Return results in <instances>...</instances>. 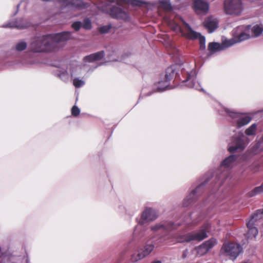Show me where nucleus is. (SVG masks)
Instances as JSON below:
<instances>
[{
    "label": "nucleus",
    "mask_w": 263,
    "mask_h": 263,
    "mask_svg": "<svg viewBox=\"0 0 263 263\" xmlns=\"http://www.w3.org/2000/svg\"><path fill=\"white\" fill-rule=\"evenodd\" d=\"M71 36V32L64 31L37 37L30 44V50L36 53L55 52L61 48L64 42L69 40Z\"/></svg>",
    "instance_id": "1"
},
{
    "label": "nucleus",
    "mask_w": 263,
    "mask_h": 263,
    "mask_svg": "<svg viewBox=\"0 0 263 263\" xmlns=\"http://www.w3.org/2000/svg\"><path fill=\"white\" fill-rule=\"evenodd\" d=\"M179 224H175L172 221H162L152 225L150 227L152 232L154 241L163 242L168 238L169 232L177 229Z\"/></svg>",
    "instance_id": "2"
},
{
    "label": "nucleus",
    "mask_w": 263,
    "mask_h": 263,
    "mask_svg": "<svg viewBox=\"0 0 263 263\" xmlns=\"http://www.w3.org/2000/svg\"><path fill=\"white\" fill-rule=\"evenodd\" d=\"M158 217L156 212L153 209L146 208L142 212L141 219L133 233V238L138 241H142L146 238V229L143 227L146 222L155 220Z\"/></svg>",
    "instance_id": "3"
},
{
    "label": "nucleus",
    "mask_w": 263,
    "mask_h": 263,
    "mask_svg": "<svg viewBox=\"0 0 263 263\" xmlns=\"http://www.w3.org/2000/svg\"><path fill=\"white\" fill-rule=\"evenodd\" d=\"M237 158L236 155H231L222 162L220 166L221 172L219 174L217 173L216 175L217 181L215 183L214 190L221 186L228 178L229 171L236 164Z\"/></svg>",
    "instance_id": "4"
},
{
    "label": "nucleus",
    "mask_w": 263,
    "mask_h": 263,
    "mask_svg": "<svg viewBox=\"0 0 263 263\" xmlns=\"http://www.w3.org/2000/svg\"><path fill=\"white\" fill-rule=\"evenodd\" d=\"M223 109L230 118V121L232 124L237 128H240L247 125L252 120V117L248 114L237 112L233 109L226 107H223Z\"/></svg>",
    "instance_id": "5"
},
{
    "label": "nucleus",
    "mask_w": 263,
    "mask_h": 263,
    "mask_svg": "<svg viewBox=\"0 0 263 263\" xmlns=\"http://www.w3.org/2000/svg\"><path fill=\"white\" fill-rule=\"evenodd\" d=\"M183 28L180 29L182 35L186 39L191 40H194L198 39L200 43V50H204L205 48V39L204 36H202L201 33L194 31L190 25L182 21Z\"/></svg>",
    "instance_id": "6"
},
{
    "label": "nucleus",
    "mask_w": 263,
    "mask_h": 263,
    "mask_svg": "<svg viewBox=\"0 0 263 263\" xmlns=\"http://www.w3.org/2000/svg\"><path fill=\"white\" fill-rule=\"evenodd\" d=\"M249 142V138L242 132H240L232 137L228 150L231 153L243 151Z\"/></svg>",
    "instance_id": "7"
},
{
    "label": "nucleus",
    "mask_w": 263,
    "mask_h": 263,
    "mask_svg": "<svg viewBox=\"0 0 263 263\" xmlns=\"http://www.w3.org/2000/svg\"><path fill=\"white\" fill-rule=\"evenodd\" d=\"M211 226L209 223H204L198 232L188 233L181 236L177 239L178 242H189L192 240L201 241L208 237L207 232Z\"/></svg>",
    "instance_id": "8"
},
{
    "label": "nucleus",
    "mask_w": 263,
    "mask_h": 263,
    "mask_svg": "<svg viewBox=\"0 0 263 263\" xmlns=\"http://www.w3.org/2000/svg\"><path fill=\"white\" fill-rule=\"evenodd\" d=\"M223 8L224 12L231 15H239L243 10L241 0H224Z\"/></svg>",
    "instance_id": "9"
},
{
    "label": "nucleus",
    "mask_w": 263,
    "mask_h": 263,
    "mask_svg": "<svg viewBox=\"0 0 263 263\" xmlns=\"http://www.w3.org/2000/svg\"><path fill=\"white\" fill-rule=\"evenodd\" d=\"M250 26H239L232 31L233 38L228 40L229 45L241 42L250 37L249 34L246 33V30L249 29Z\"/></svg>",
    "instance_id": "10"
},
{
    "label": "nucleus",
    "mask_w": 263,
    "mask_h": 263,
    "mask_svg": "<svg viewBox=\"0 0 263 263\" xmlns=\"http://www.w3.org/2000/svg\"><path fill=\"white\" fill-rule=\"evenodd\" d=\"M182 73L185 77L182 82L186 83L187 87L194 88L199 91H203L200 83L196 81L197 73L195 68L190 71L184 69L182 71Z\"/></svg>",
    "instance_id": "11"
},
{
    "label": "nucleus",
    "mask_w": 263,
    "mask_h": 263,
    "mask_svg": "<svg viewBox=\"0 0 263 263\" xmlns=\"http://www.w3.org/2000/svg\"><path fill=\"white\" fill-rule=\"evenodd\" d=\"M101 11L114 18L126 20L128 17L127 13L123 9L116 6L109 7L108 5H104L101 7Z\"/></svg>",
    "instance_id": "12"
},
{
    "label": "nucleus",
    "mask_w": 263,
    "mask_h": 263,
    "mask_svg": "<svg viewBox=\"0 0 263 263\" xmlns=\"http://www.w3.org/2000/svg\"><path fill=\"white\" fill-rule=\"evenodd\" d=\"M242 251L241 246L235 243H224L221 249V252L229 256L230 259L235 260Z\"/></svg>",
    "instance_id": "13"
},
{
    "label": "nucleus",
    "mask_w": 263,
    "mask_h": 263,
    "mask_svg": "<svg viewBox=\"0 0 263 263\" xmlns=\"http://www.w3.org/2000/svg\"><path fill=\"white\" fill-rule=\"evenodd\" d=\"M154 248L155 247L153 244L146 243L143 248L138 249L132 254L131 261L135 262L145 258L151 254L154 250Z\"/></svg>",
    "instance_id": "14"
},
{
    "label": "nucleus",
    "mask_w": 263,
    "mask_h": 263,
    "mask_svg": "<svg viewBox=\"0 0 263 263\" xmlns=\"http://www.w3.org/2000/svg\"><path fill=\"white\" fill-rule=\"evenodd\" d=\"M32 23L27 18H18L15 20H10L8 23L2 25L3 28H17L24 29L32 25Z\"/></svg>",
    "instance_id": "15"
},
{
    "label": "nucleus",
    "mask_w": 263,
    "mask_h": 263,
    "mask_svg": "<svg viewBox=\"0 0 263 263\" xmlns=\"http://www.w3.org/2000/svg\"><path fill=\"white\" fill-rule=\"evenodd\" d=\"M206 183V182L205 181L200 184L195 190H193L184 199L182 203L183 206L187 207L192 203L195 201L197 195L200 193Z\"/></svg>",
    "instance_id": "16"
},
{
    "label": "nucleus",
    "mask_w": 263,
    "mask_h": 263,
    "mask_svg": "<svg viewBox=\"0 0 263 263\" xmlns=\"http://www.w3.org/2000/svg\"><path fill=\"white\" fill-rule=\"evenodd\" d=\"M209 3L205 0H194L193 8L195 12L198 14H206L209 10Z\"/></svg>",
    "instance_id": "17"
},
{
    "label": "nucleus",
    "mask_w": 263,
    "mask_h": 263,
    "mask_svg": "<svg viewBox=\"0 0 263 263\" xmlns=\"http://www.w3.org/2000/svg\"><path fill=\"white\" fill-rule=\"evenodd\" d=\"M0 257L2 260L0 263H20L23 259L21 256H14L8 252H2V248L0 246Z\"/></svg>",
    "instance_id": "18"
},
{
    "label": "nucleus",
    "mask_w": 263,
    "mask_h": 263,
    "mask_svg": "<svg viewBox=\"0 0 263 263\" xmlns=\"http://www.w3.org/2000/svg\"><path fill=\"white\" fill-rule=\"evenodd\" d=\"M63 7H69L81 9L86 7L87 4L84 3L82 0H59Z\"/></svg>",
    "instance_id": "19"
},
{
    "label": "nucleus",
    "mask_w": 263,
    "mask_h": 263,
    "mask_svg": "<svg viewBox=\"0 0 263 263\" xmlns=\"http://www.w3.org/2000/svg\"><path fill=\"white\" fill-rule=\"evenodd\" d=\"M216 239L213 238L206 241L197 249V252L198 255L201 256L206 254L216 244Z\"/></svg>",
    "instance_id": "20"
},
{
    "label": "nucleus",
    "mask_w": 263,
    "mask_h": 263,
    "mask_svg": "<svg viewBox=\"0 0 263 263\" xmlns=\"http://www.w3.org/2000/svg\"><path fill=\"white\" fill-rule=\"evenodd\" d=\"M230 46H231L229 45L228 40H225L221 44L216 42L210 43L208 48L211 53H214L225 50Z\"/></svg>",
    "instance_id": "21"
},
{
    "label": "nucleus",
    "mask_w": 263,
    "mask_h": 263,
    "mask_svg": "<svg viewBox=\"0 0 263 263\" xmlns=\"http://www.w3.org/2000/svg\"><path fill=\"white\" fill-rule=\"evenodd\" d=\"M260 218L259 217H253L252 214L250 219L247 223V226L248 229V232L247 234L248 238H255L258 234V230L254 227L255 222Z\"/></svg>",
    "instance_id": "22"
},
{
    "label": "nucleus",
    "mask_w": 263,
    "mask_h": 263,
    "mask_svg": "<svg viewBox=\"0 0 263 263\" xmlns=\"http://www.w3.org/2000/svg\"><path fill=\"white\" fill-rule=\"evenodd\" d=\"M203 24L209 32L212 33L218 27V22L213 16H209L205 20Z\"/></svg>",
    "instance_id": "23"
},
{
    "label": "nucleus",
    "mask_w": 263,
    "mask_h": 263,
    "mask_svg": "<svg viewBox=\"0 0 263 263\" xmlns=\"http://www.w3.org/2000/svg\"><path fill=\"white\" fill-rule=\"evenodd\" d=\"M165 79L164 82V86H169L170 81L176 74L175 66L172 65L166 69Z\"/></svg>",
    "instance_id": "24"
},
{
    "label": "nucleus",
    "mask_w": 263,
    "mask_h": 263,
    "mask_svg": "<svg viewBox=\"0 0 263 263\" xmlns=\"http://www.w3.org/2000/svg\"><path fill=\"white\" fill-rule=\"evenodd\" d=\"M197 215L196 212H193L191 215L189 216L184 221L185 224L188 227L194 226L197 224L203 219V216L201 215L198 216V218H195Z\"/></svg>",
    "instance_id": "25"
},
{
    "label": "nucleus",
    "mask_w": 263,
    "mask_h": 263,
    "mask_svg": "<svg viewBox=\"0 0 263 263\" xmlns=\"http://www.w3.org/2000/svg\"><path fill=\"white\" fill-rule=\"evenodd\" d=\"M105 55L103 51H100L95 53L89 54L85 56L83 61L85 62H93L96 61H98L102 59Z\"/></svg>",
    "instance_id": "26"
},
{
    "label": "nucleus",
    "mask_w": 263,
    "mask_h": 263,
    "mask_svg": "<svg viewBox=\"0 0 263 263\" xmlns=\"http://www.w3.org/2000/svg\"><path fill=\"white\" fill-rule=\"evenodd\" d=\"M263 151V136L257 141L251 149V153L257 154Z\"/></svg>",
    "instance_id": "27"
},
{
    "label": "nucleus",
    "mask_w": 263,
    "mask_h": 263,
    "mask_svg": "<svg viewBox=\"0 0 263 263\" xmlns=\"http://www.w3.org/2000/svg\"><path fill=\"white\" fill-rule=\"evenodd\" d=\"M257 124L256 123L252 124L250 126L247 128L245 131V134L247 136H255L256 134Z\"/></svg>",
    "instance_id": "28"
},
{
    "label": "nucleus",
    "mask_w": 263,
    "mask_h": 263,
    "mask_svg": "<svg viewBox=\"0 0 263 263\" xmlns=\"http://www.w3.org/2000/svg\"><path fill=\"white\" fill-rule=\"evenodd\" d=\"M262 193H263V182L261 183V184L260 186L255 187L252 190L249 192L247 193V196L249 197H253L254 196H255L259 195Z\"/></svg>",
    "instance_id": "29"
},
{
    "label": "nucleus",
    "mask_w": 263,
    "mask_h": 263,
    "mask_svg": "<svg viewBox=\"0 0 263 263\" xmlns=\"http://www.w3.org/2000/svg\"><path fill=\"white\" fill-rule=\"evenodd\" d=\"M124 4H130L133 6H141L144 4H147L148 3L140 0H122Z\"/></svg>",
    "instance_id": "30"
},
{
    "label": "nucleus",
    "mask_w": 263,
    "mask_h": 263,
    "mask_svg": "<svg viewBox=\"0 0 263 263\" xmlns=\"http://www.w3.org/2000/svg\"><path fill=\"white\" fill-rule=\"evenodd\" d=\"M160 7L167 11L172 10V7L170 0H159Z\"/></svg>",
    "instance_id": "31"
},
{
    "label": "nucleus",
    "mask_w": 263,
    "mask_h": 263,
    "mask_svg": "<svg viewBox=\"0 0 263 263\" xmlns=\"http://www.w3.org/2000/svg\"><path fill=\"white\" fill-rule=\"evenodd\" d=\"M251 30L255 36H258L263 32V26L256 25L252 28Z\"/></svg>",
    "instance_id": "32"
},
{
    "label": "nucleus",
    "mask_w": 263,
    "mask_h": 263,
    "mask_svg": "<svg viewBox=\"0 0 263 263\" xmlns=\"http://www.w3.org/2000/svg\"><path fill=\"white\" fill-rule=\"evenodd\" d=\"M27 44L25 41H21L16 44L15 49L17 51H22L25 50Z\"/></svg>",
    "instance_id": "33"
},
{
    "label": "nucleus",
    "mask_w": 263,
    "mask_h": 263,
    "mask_svg": "<svg viewBox=\"0 0 263 263\" xmlns=\"http://www.w3.org/2000/svg\"><path fill=\"white\" fill-rule=\"evenodd\" d=\"M111 28V24L102 26L99 28V31L101 34H105L108 33Z\"/></svg>",
    "instance_id": "34"
},
{
    "label": "nucleus",
    "mask_w": 263,
    "mask_h": 263,
    "mask_svg": "<svg viewBox=\"0 0 263 263\" xmlns=\"http://www.w3.org/2000/svg\"><path fill=\"white\" fill-rule=\"evenodd\" d=\"M58 75L60 79L64 81H67L69 79L68 72L65 70L59 71Z\"/></svg>",
    "instance_id": "35"
},
{
    "label": "nucleus",
    "mask_w": 263,
    "mask_h": 263,
    "mask_svg": "<svg viewBox=\"0 0 263 263\" xmlns=\"http://www.w3.org/2000/svg\"><path fill=\"white\" fill-rule=\"evenodd\" d=\"M164 79L163 80L159 81L157 84V89L158 91H163L166 89L168 86H164Z\"/></svg>",
    "instance_id": "36"
},
{
    "label": "nucleus",
    "mask_w": 263,
    "mask_h": 263,
    "mask_svg": "<svg viewBox=\"0 0 263 263\" xmlns=\"http://www.w3.org/2000/svg\"><path fill=\"white\" fill-rule=\"evenodd\" d=\"M82 26L83 28L89 30L91 28V23L89 18H86L84 20Z\"/></svg>",
    "instance_id": "37"
},
{
    "label": "nucleus",
    "mask_w": 263,
    "mask_h": 263,
    "mask_svg": "<svg viewBox=\"0 0 263 263\" xmlns=\"http://www.w3.org/2000/svg\"><path fill=\"white\" fill-rule=\"evenodd\" d=\"M73 84L77 88H80L85 84V82L78 78H75L73 80Z\"/></svg>",
    "instance_id": "38"
},
{
    "label": "nucleus",
    "mask_w": 263,
    "mask_h": 263,
    "mask_svg": "<svg viewBox=\"0 0 263 263\" xmlns=\"http://www.w3.org/2000/svg\"><path fill=\"white\" fill-rule=\"evenodd\" d=\"M260 165L258 161L254 162L250 166V169L254 172H257L260 170Z\"/></svg>",
    "instance_id": "39"
},
{
    "label": "nucleus",
    "mask_w": 263,
    "mask_h": 263,
    "mask_svg": "<svg viewBox=\"0 0 263 263\" xmlns=\"http://www.w3.org/2000/svg\"><path fill=\"white\" fill-rule=\"evenodd\" d=\"M80 112V109L76 106H73L71 108V114L74 116H78Z\"/></svg>",
    "instance_id": "40"
},
{
    "label": "nucleus",
    "mask_w": 263,
    "mask_h": 263,
    "mask_svg": "<svg viewBox=\"0 0 263 263\" xmlns=\"http://www.w3.org/2000/svg\"><path fill=\"white\" fill-rule=\"evenodd\" d=\"M72 27L76 31H78L82 27V23L80 22H74L72 24Z\"/></svg>",
    "instance_id": "41"
},
{
    "label": "nucleus",
    "mask_w": 263,
    "mask_h": 263,
    "mask_svg": "<svg viewBox=\"0 0 263 263\" xmlns=\"http://www.w3.org/2000/svg\"><path fill=\"white\" fill-rule=\"evenodd\" d=\"M28 2H29V0H22L21 1L20 3H19V4H18L17 5V10L15 12V13H14L13 15H15L17 13V12L18 11V8H19L21 4H24V6L26 7L27 5V4L28 3Z\"/></svg>",
    "instance_id": "42"
},
{
    "label": "nucleus",
    "mask_w": 263,
    "mask_h": 263,
    "mask_svg": "<svg viewBox=\"0 0 263 263\" xmlns=\"http://www.w3.org/2000/svg\"><path fill=\"white\" fill-rule=\"evenodd\" d=\"M261 214H263V209L256 210L255 212L253 214V217H259V216ZM259 218L260 217H259Z\"/></svg>",
    "instance_id": "43"
},
{
    "label": "nucleus",
    "mask_w": 263,
    "mask_h": 263,
    "mask_svg": "<svg viewBox=\"0 0 263 263\" xmlns=\"http://www.w3.org/2000/svg\"><path fill=\"white\" fill-rule=\"evenodd\" d=\"M107 1L110 2V3H114L115 2H117V5L119 6H121V3L122 2V0H107Z\"/></svg>",
    "instance_id": "44"
},
{
    "label": "nucleus",
    "mask_w": 263,
    "mask_h": 263,
    "mask_svg": "<svg viewBox=\"0 0 263 263\" xmlns=\"http://www.w3.org/2000/svg\"><path fill=\"white\" fill-rule=\"evenodd\" d=\"M187 254H188V250L187 249H185L183 252V253L182 255V257L183 258H185L187 257Z\"/></svg>",
    "instance_id": "45"
},
{
    "label": "nucleus",
    "mask_w": 263,
    "mask_h": 263,
    "mask_svg": "<svg viewBox=\"0 0 263 263\" xmlns=\"http://www.w3.org/2000/svg\"><path fill=\"white\" fill-rule=\"evenodd\" d=\"M216 196V194L215 193H214V192H212L209 196V200H212L213 199V198H214Z\"/></svg>",
    "instance_id": "46"
},
{
    "label": "nucleus",
    "mask_w": 263,
    "mask_h": 263,
    "mask_svg": "<svg viewBox=\"0 0 263 263\" xmlns=\"http://www.w3.org/2000/svg\"><path fill=\"white\" fill-rule=\"evenodd\" d=\"M152 263H161V261L160 260H155L153 261Z\"/></svg>",
    "instance_id": "47"
},
{
    "label": "nucleus",
    "mask_w": 263,
    "mask_h": 263,
    "mask_svg": "<svg viewBox=\"0 0 263 263\" xmlns=\"http://www.w3.org/2000/svg\"><path fill=\"white\" fill-rule=\"evenodd\" d=\"M70 74H71V77H73V76L74 74V72H73V71H72L71 72Z\"/></svg>",
    "instance_id": "48"
},
{
    "label": "nucleus",
    "mask_w": 263,
    "mask_h": 263,
    "mask_svg": "<svg viewBox=\"0 0 263 263\" xmlns=\"http://www.w3.org/2000/svg\"><path fill=\"white\" fill-rule=\"evenodd\" d=\"M143 92H144V90H142V93H142V95H143V96H145V95L144 94Z\"/></svg>",
    "instance_id": "49"
},
{
    "label": "nucleus",
    "mask_w": 263,
    "mask_h": 263,
    "mask_svg": "<svg viewBox=\"0 0 263 263\" xmlns=\"http://www.w3.org/2000/svg\"><path fill=\"white\" fill-rule=\"evenodd\" d=\"M151 94H152V92H151V93H148L147 96H149V95H151Z\"/></svg>",
    "instance_id": "50"
},
{
    "label": "nucleus",
    "mask_w": 263,
    "mask_h": 263,
    "mask_svg": "<svg viewBox=\"0 0 263 263\" xmlns=\"http://www.w3.org/2000/svg\"><path fill=\"white\" fill-rule=\"evenodd\" d=\"M26 261H27V263H29V262H28V260H27Z\"/></svg>",
    "instance_id": "51"
}]
</instances>
